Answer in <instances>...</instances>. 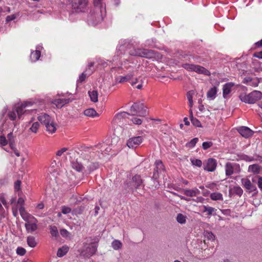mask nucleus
Instances as JSON below:
<instances>
[{
  "instance_id": "052dcab7",
  "label": "nucleus",
  "mask_w": 262,
  "mask_h": 262,
  "mask_svg": "<svg viewBox=\"0 0 262 262\" xmlns=\"http://www.w3.org/2000/svg\"><path fill=\"white\" fill-rule=\"evenodd\" d=\"M60 233L63 237H68L70 235V233L66 229L60 230Z\"/></svg>"
},
{
  "instance_id": "ddd939ff",
  "label": "nucleus",
  "mask_w": 262,
  "mask_h": 262,
  "mask_svg": "<svg viewBox=\"0 0 262 262\" xmlns=\"http://www.w3.org/2000/svg\"><path fill=\"white\" fill-rule=\"evenodd\" d=\"M143 141V138L142 136L133 137L127 140L126 145L129 148H136L142 143Z\"/></svg>"
},
{
  "instance_id": "c9c22d12",
  "label": "nucleus",
  "mask_w": 262,
  "mask_h": 262,
  "mask_svg": "<svg viewBox=\"0 0 262 262\" xmlns=\"http://www.w3.org/2000/svg\"><path fill=\"white\" fill-rule=\"evenodd\" d=\"M155 170L158 173L164 169V165L162 161L160 160H157L155 162Z\"/></svg>"
},
{
  "instance_id": "bf43d9fd",
  "label": "nucleus",
  "mask_w": 262,
  "mask_h": 262,
  "mask_svg": "<svg viewBox=\"0 0 262 262\" xmlns=\"http://www.w3.org/2000/svg\"><path fill=\"white\" fill-rule=\"evenodd\" d=\"M68 150V148H66V147H63L61 149H59V150H58L56 152V155L57 156H61V155H62V154L66 152V151H67Z\"/></svg>"
},
{
  "instance_id": "1a4fd4ad",
  "label": "nucleus",
  "mask_w": 262,
  "mask_h": 262,
  "mask_svg": "<svg viewBox=\"0 0 262 262\" xmlns=\"http://www.w3.org/2000/svg\"><path fill=\"white\" fill-rule=\"evenodd\" d=\"M182 67L188 71H193L198 74H202L207 76H209L210 74V73L208 70L199 65L190 63H184L182 64Z\"/></svg>"
},
{
  "instance_id": "de8ad7c7",
  "label": "nucleus",
  "mask_w": 262,
  "mask_h": 262,
  "mask_svg": "<svg viewBox=\"0 0 262 262\" xmlns=\"http://www.w3.org/2000/svg\"><path fill=\"white\" fill-rule=\"evenodd\" d=\"M204 211L207 212L208 215H211L215 211V209L214 208L209 206H204Z\"/></svg>"
},
{
  "instance_id": "79ce46f5",
  "label": "nucleus",
  "mask_w": 262,
  "mask_h": 262,
  "mask_svg": "<svg viewBox=\"0 0 262 262\" xmlns=\"http://www.w3.org/2000/svg\"><path fill=\"white\" fill-rule=\"evenodd\" d=\"M186 216L182 214L179 213L177 215V222L181 224H185L186 223Z\"/></svg>"
},
{
  "instance_id": "338daca9",
  "label": "nucleus",
  "mask_w": 262,
  "mask_h": 262,
  "mask_svg": "<svg viewBox=\"0 0 262 262\" xmlns=\"http://www.w3.org/2000/svg\"><path fill=\"white\" fill-rule=\"evenodd\" d=\"M258 187L262 190V177H259L258 180Z\"/></svg>"
},
{
  "instance_id": "5701e85b",
  "label": "nucleus",
  "mask_w": 262,
  "mask_h": 262,
  "mask_svg": "<svg viewBox=\"0 0 262 262\" xmlns=\"http://www.w3.org/2000/svg\"><path fill=\"white\" fill-rule=\"evenodd\" d=\"M234 85V83L232 82H229L224 85L223 88V95L224 98H226L230 94L231 90Z\"/></svg>"
},
{
  "instance_id": "7c9ffc66",
  "label": "nucleus",
  "mask_w": 262,
  "mask_h": 262,
  "mask_svg": "<svg viewBox=\"0 0 262 262\" xmlns=\"http://www.w3.org/2000/svg\"><path fill=\"white\" fill-rule=\"evenodd\" d=\"M248 172L253 173H259L260 171V166L257 164H253L249 166Z\"/></svg>"
},
{
  "instance_id": "a211bd4d",
  "label": "nucleus",
  "mask_w": 262,
  "mask_h": 262,
  "mask_svg": "<svg viewBox=\"0 0 262 262\" xmlns=\"http://www.w3.org/2000/svg\"><path fill=\"white\" fill-rule=\"evenodd\" d=\"M243 186L246 189L247 191L252 192L256 189V186L252 184L250 180L247 178H243L241 180Z\"/></svg>"
},
{
  "instance_id": "9b49d317",
  "label": "nucleus",
  "mask_w": 262,
  "mask_h": 262,
  "mask_svg": "<svg viewBox=\"0 0 262 262\" xmlns=\"http://www.w3.org/2000/svg\"><path fill=\"white\" fill-rule=\"evenodd\" d=\"M129 53L133 56L144 57L147 58L154 57V52L151 50L146 49H134Z\"/></svg>"
},
{
  "instance_id": "603ef678",
  "label": "nucleus",
  "mask_w": 262,
  "mask_h": 262,
  "mask_svg": "<svg viewBox=\"0 0 262 262\" xmlns=\"http://www.w3.org/2000/svg\"><path fill=\"white\" fill-rule=\"evenodd\" d=\"M18 207H17V206H15V205H13V206L12 207V213H13V215L16 217H17L18 215Z\"/></svg>"
},
{
  "instance_id": "f3484780",
  "label": "nucleus",
  "mask_w": 262,
  "mask_h": 262,
  "mask_svg": "<svg viewBox=\"0 0 262 262\" xmlns=\"http://www.w3.org/2000/svg\"><path fill=\"white\" fill-rule=\"evenodd\" d=\"M35 120V116L31 115L30 120L28 122V124L31 125L29 130L34 134L37 133L40 126V124L37 121H36Z\"/></svg>"
},
{
  "instance_id": "473e14b6",
  "label": "nucleus",
  "mask_w": 262,
  "mask_h": 262,
  "mask_svg": "<svg viewBox=\"0 0 262 262\" xmlns=\"http://www.w3.org/2000/svg\"><path fill=\"white\" fill-rule=\"evenodd\" d=\"M129 82L132 86L136 87L138 90H141L142 88L143 81L141 80L139 82L138 78H136Z\"/></svg>"
},
{
  "instance_id": "6e6d98bb",
  "label": "nucleus",
  "mask_w": 262,
  "mask_h": 262,
  "mask_svg": "<svg viewBox=\"0 0 262 262\" xmlns=\"http://www.w3.org/2000/svg\"><path fill=\"white\" fill-rule=\"evenodd\" d=\"M105 145L103 144L101 146V148L102 149H101V151L104 152L105 154H108L111 150V148L110 147H107L105 148Z\"/></svg>"
},
{
  "instance_id": "8fccbe9b",
  "label": "nucleus",
  "mask_w": 262,
  "mask_h": 262,
  "mask_svg": "<svg viewBox=\"0 0 262 262\" xmlns=\"http://www.w3.org/2000/svg\"><path fill=\"white\" fill-rule=\"evenodd\" d=\"M125 44H126V41L124 40L120 42L119 46L117 47L118 51H122L123 50H124V49L126 48Z\"/></svg>"
},
{
  "instance_id": "774afa93",
  "label": "nucleus",
  "mask_w": 262,
  "mask_h": 262,
  "mask_svg": "<svg viewBox=\"0 0 262 262\" xmlns=\"http://www.w3.org/2000/svg\"><path fill=\"white\" fill-rule=\"evenodd\" d=\"M36 209L40 210L44 208V204L42 203L38 204L36 206Z\"/></svg>"
},
{
  "instance_id": "c85d7f7f",
  "label": "nucleus",
  "mask_w": 262,
  "mask_h": 262,
  "mask_svg": "<svg viewBox=\"0 0 262 262\" xmlns=\"http://www.w3.org/2000/svg\"><path fill=\"white\" fill-rule=\"evenodd\" d=\"M91 100L93 102H97L98 101V94L96 90L89 91L88 92Z\"/></svg>"
},
{
  "instance_id": "e2e57ef3",
  "label": "nucleus",
  "mask_w": 262,
  "mask_h": 262,
  "mask_svg": "<svg viewBox=\"0 0 262 262\" xmlns=\"http://www.w3.org/2000/svg\"><path fill=\"white\" fill-rule=\"evenodd\" d=\"M20 184H21V182L20 181H17L15 183V185H14V188H15V190L16 191H18L20 189Z\"/></svg>"
},
{
  "instance_id": "5fc2aeb1",
  "label": "nucleus",
  "mask_w": 262,
  "mask_h": 262,
  "mask_svg": "<svg viewBox=\"0 0 262 262\" xmlns=\"http://www.w3.org/2000/svg\"><path fill=\"white\" fill-rule=\"evenodd\" d=\"M62 213L63 214H68L71 211V209L70 207L63 206L61 208Z\"/></svg>"
},
{
  "instance_id": "f8f14e48",
  "label": "nucleus",
  "mask_w": 262,
  "mask_h": 262,
  "mask_svg": "<svg viewBox=\"0 0 262 262\" xmlns=\"http://www.w3.org/2000/svg\"><path fill=\"white\" fill-rule=\"evenodd\" d=\"M240 170L239 165L237 163L227 162L225 165V172L227 176H230L234 173H238Z\"/></svg>"
},
{
  "instance_id": "b1692460",
  "label": "nucleus",
  "mask_w": 262,
  "mask_h": 262,
  "mask_svg": "<svg viewBox=\"0 0 262 262\" xmlns=\"http://www.w3.org/2000/svg\"><path fill=\"white\" fill-rule=\"evenodd\" d=\"M184 193L188 196L193 197L199 195L200 191L198 188H195L192 189H185Z\"/></svg>"
},
{
  "instance_id": "c03bdc74",
  "label": "nucleus",
  "mask_w": 262,
  "mask_h": 262,
  "mask_svg": "<svg viewBox=\"0 0 262 262\" xmlns=\"http://www.w3.org/2000/svg\"><path fill=\"white\" fill-rule=\"evenodd\" d=\"M199 139L194 138L191 140V141L186 144V146L189 147H193L198 142Z\"/></svg>"
},
{
  "instance_id": "a878e982",
  "label": "nucleus",
  "mask_w": 262,
  "mask_h": 262,
  "mask_svg": "<svg viewBox=\"0 0 262 262\" xmlns=\"http://www.w3.org/2000/svg\"><path fill=\"white\" fill-rule=\"evenodd\" d=\"M24 203H25V200L23 198L19 196V198L17 200V204H14V205H15V206H17L18 207V210L20 213V215H21V211L24 210L25 212H27L25 207H24Z\"/></svg>"
},
{
  "instance_id": "2eb2a0df",
  "label": "nucleus",
  "mask_w": 262,
  "mask_h": 262,
  "mask_svg": "<svg viewBox=\"0 0 262 262\" xmlns=\"http://www.w3.org/2000/svg\"><path fill=\"white\" fill-rule=\"evenodd\" d=\"M128 73L125 76H119L116 78V81L119 83H124L127 81H130L135 75L136 71L133 70H129Z\"/></svg>"
},
{
  "instance_id": "09e8293b",
  "label": "nucleus",
  "mask_w": 262,
  "mask_h": 262,
  "mask_svg": "<svg viewBox=\"0 0 262 262\" xmlns=\"http://www.w3.org/2000/svg\"><path fill=\"white\" fill-rule=\"evenodd\" d=\"M213 145V143L211 141L204 142L202 144V147L204 150H206Z\"/></svg>"
},
{
  "instance_id": "f257e3e1",
  "label": "nucleus",
  "mask_w": 262,
  "mask_h": 262,
  "mask_svg": "<svg viewBox=\"0 0 262 262\" xmlns=\"http://www.w3.org/2000/svg\"><path fill=\"white\" fill-rule=\"evenodd\" d=\"M45 108V105L42 104L39 109H33L29 112L31 115L37 117L40 123L46 126V130L49 133L53 134L56 130V124L54 119L50 115L44 112H40V110H42Z\"/></svg>"
},
{
  "instance_id": "e433bc0d",
  "label": "nucleus",
  "mask_w": 262,
  "mask_h": 262,
  "mask_svg": "<svg viewBox=\"0 0 262 262\" xmlns=\"http://www.w3.org/2000/svg\"><path fill=\"white\" fill-rule=\"evenodd\" d=\"M28 245L32 248H34L36 246V242L35 237L32 236H29L27 238Z\"/></svg>"
},
{
  "instance_id": "7ed1b4c3",
  "label": "nucleus",
  "mask_w": 262,
  "mask_h": 262,
  "mask_svg": "<svg viewBox=\"0 0 262 262\" xmlns=\"http://www.w3.org/2000/svg\"><path fill=\"white\" fill-rule=\"evenodd\" d=\"M95 8L88 16V22L89 25L96 26L100 24L105 15V6L103 0H94Z\"/></svg>"
},
{
  "instance_id": "2f4dec72",
  "label": "nucleus",
  "mask_w": 262,
  "mask_h": 262,
  "mask_svg": "<svg viewBox=\"0 0 262 262\" xmlns=\"http://www.w3.org/2000/svg\"><path fill=\"white\" fill-rule=\"evenodd\" d=\"M69 247L67 246H63L62 247L59 248L57 253V255L58 257H62L67 254L69 251Z\"/></svg>"
},
{
  "instance_id": "423d86ee",
  "label": "nucleus",
  "mask_w": 262,
  "mask_h": 262,
  "mask_svg": "<svg viewBox=\"0 0 262 262\" xmlns=\"http://www.w3.org/2000/svg\"><path fill=\"white\" fill-rule=\"evenodd\" d=\"M21 217L26 222L25 227L27 232L31 233L37 230L38 221L34 216L23 210L21 211Z\"/></svg>"
},
{
  "instance_id": "393cba45",
  "label": "nucleus",
  "mask_w": 262,
  "mask_h": 262,
  "mask_svg": "<svg viewBox=\"0 0 262 262\" xmlns=\"http://www.w3.org/2000/svg\"><path fill=\"white\" fill-rule=\"evenodd\" d=\"M142 180L139 175H136L133 178V185L136 189L142 186Z\"/></svg>"
},
{
  "instance_id": "3c124183",
  "label": "nucleus",
  "mask_w": 262,
  "mask_h": 262,
  "mask_svg": "<svg viewBox=\"0 0 262 262\" xmlns=\"http://www.w3.org/2000/svg\"><path fill=\"white\" fill-rule=\"evenodd\" d=\"M26 250L22 247H18L16 249V253L18 255L23 256L26 253Z\"/></svg>"
},
{
  "instance_id": "37998d69",
  "label": "nucleus",
  "mask_w": 262,
  "mask_h": 262,
  "mask_svg": "<svg viewBox=\"0 0 262 262\" xmlns=\"http://www.w3.org/2000/svg\"><path fill=\"white\" fill-rule=\"evenodd\" d=\"M190 161L192 165L198 167H201L202 165V161L200 159H191Z\"/></svg>"
},
{
  "instance_id": "4d7b16f0",
  "label": "nucleus",
  "mask_w": 262,
  "mask_h": 262,
  "mask_svg": "<svg viewBox=\"0 0 262 262\" xmlns=\"http://www.w3.org/2000/svg\"><path fill=\"white\" fill-rule=\"evenodd\" d=\"M132 120L134 124H137V125H140L142 122V121L141 119L136 118V117L133 118L132 119Z\"/></svg>"
},
{
  "instance_id": "f704fd0d",
  "label": "nucleus",
  "mask_w": 262,
  "mask_h": 262,
  "mask_svg": "<svg viewBox=\"0 0 262 262\" xmlns=\"http://www.w3.org/2000/svg\"><path fill=\"white\" fill-rule=\"evenodd\" d=\"M7 138V141L9 144L10 147L11 148H13V145H14V137L13 135V130L11 131L8 134Z\"/></svg>"
},
{
  "instance_id": "aec40b11",
  "label": "nucleus",
  "mask_w": 262,
  "mask_h": 262,
  "mask_svg": "<svg viewBox=\"0 0 262 262\" xmlns=\"http://www.w3.org/2000/svg\"><path fill=\"white\" fill-rule=\"evenodd\" d=\"M237 130L241 135L245 138H249L253 135V131L248 127H239L237 128Z\"/></svg>"
},
{
  "instance_id": "864d4df0",
  "label": "nucleus",
  "mask_w": 262,
  "mask_h": 262,
  "mask_svg": "<svg viewBox=\"0 0 262 262\" xmlns=\"http://www.w3.org/2000/svg\"><path fill=\"white\" fill-rule=\"evenodd\" d=\"M194 94V91H190L187 93V98L188 100H193V96Z\"/></svg>"
},
{
  "instance_id": "c756f323",
  "label": "nucleus",
  "mask_w": 262,
  "mask_h": 262,
  "mask_svg": "<svg viewBox=\"0 0 262 262\" xmlns=\"http://www.w3.org/2000/svg\"><path fill=\"white\" fill-rule=\"evenodd\" d=\"M253 81V78H251L250 77H247L245 78L244 80V83L250 85L252 86L255 87L258 85V80L256 78H254L253 80V83H251V82Z\"/></svg>"
},
{
  "instance_id": "f03ea898",
  "label": "nucleus",
  "mask_w": 262,
  "mask_h": 262,
  "mask_svg": "<svg viewBox=\"0 0 262 262\" xmlns=\"http://www.w3.org/2000/svg\"><path fill=\"white\" fill-rule=\"evenodd\" d=\"M17 115L14 106L10 110L5 107L1 112L0 132L12 129L15 126L14 121L17 119Z\"/></svg>"
},
{
  "instance_id": "412c9836",
  "label": "nucleus",
  "mask_w": 262,
  "mask_h": 262,
  "mask_svg": "<svg viewBox=\"0 0 262 262\" xmlns=\"http://www.w3.org/2000/svg\"><path fill=\"white\" fill-rule=\"evenodd\" d=\"M42 47L40 46L36 47V49L35 51L32 52L30 55V59L32 61L35 62L38 60L40 57V50Z\"/></svg>"
},
{
  "instance_id": "9d476101",
  "label": "nucleus",
  "mask_w": 262,
  "mask_h": 262,
  "mask_svg": "<svg viewBox=\"0 0 262 262\" xmlns=\"http://www.w3.org/2000/svg\"><path fill=\"white\" fill-rule=\"evenodd\" d=\"M130 112L133 115L144 116L146 114L145 106L141 103H135L130 107Z\"/></svg>"
},
{
  "instance_id": "0e129e2a",
  "label": "nucleus",
  "mask_w": 262,
  "mask_h": 262,
  "mask_svg": "<svg viewBox=\"0 0 262 262\" xmlns=\"http://www.w3.org/2000/svg\"><path fill=\"white\" fill-rule=\"evenodd\" d=\"M15 18H16L15 15L12 14L11 15L7 16L6 20L7 22H9L10 21H12V20L15 19Z\"/></svg>"
},
{
  "instance_id": "6e6552de",
  "label": "nucleus",
  "mask_w": 262,
  "mask_h": 262,
  "mask_svg": "<svg viewBox=\"0 0 262 262\" xmlns=\"http://www.w3.org/2000/svg\"><path fill=\"white\" fill-rule=\"evenodd\" d=\"M261 97V93L257 91H254L248 94L243 93L239 96V98L242 102L250 104L254 103Z\"/></svg>"
},
{
  "instance_id": "72a5a7b5",
  "label": "nucleus",
  "mask_w": 262,
  "mask_h": 262,
  "mask_svg": "<svg viewBox=\"0 0 262 262\" xmlns=\"http://www.w3.org/2000/svg\"><path fill=\"white\" fill-rule=\"evenodd\" d=\"M210 198L211 200L214 201L221 200H223V195L222 193L220 192H213L211 193Z\"/></svg>"
},
{
  "instance_id": "4c0bfd02",
  "label": "nucleus",
  "mask_w": 262,
  "mask_h": 262,
  "mask_svg": "<svg viewBox=\"0 0 262 262\" xmlns=\"http://www.w3.org/2000/svg\"><path fill=\"white\" fill-rule=\"evenodd\" d=\"M122 246V243L119 240L115 239L112 243V247L115 250L120 249Z\"/></svg>"
},
{
  "instance_id": "39448f33",
  "label": "nucleus",
  "mask_w": 262,
  "mask_h": 262,
  "mask_svg": "<svg viewBox=\"0 0 262 262\" xmlns=\"http://www.w3.org/2000/svg\"><path fill=\"white\" fill-rule=\"evenodd\" d=\"M72 167L78 172H82L83 174L88 175L98 168V163L92 161L84 160L83 162L80 163L77 160L72 162Z\"/></svg>"
},
{
  "instance_id": "6ab92c4d",
  "label": "nucleus",
  "mask_w": 262,
  "mask_h": 262,
  "mask_svg": "<svg viewBox=\"0 0 262 262\" xmlns=\"http://www.w3.org/2000/svg\"><path fill=\"white\" fill-rule=\"evenodd\" d=\"M71 4L73 9L81 11L86 6L88 0H72Z\"/></svg>"
},
{
  "instance_id": "4468645a",
  "label": "nucleus",
  "mask_w": 262,
  "mask_h": 262,
  "mask_svg": "<svg viewBox=\"0 0 262 262\" xmlns=\"http://www.w3.org/2000/svg\"><path fill=\"white\" fill-rule=\"evenodd\" d=\"M129 114L125 112L119 113L114 116L113 122L115 124H118L121 125L125 119L128 118Z\"/></svg>"
},
{
  "instance_id": "ea45409f",
  "label": "nucleus",
  "mask_w": 262,
  "mask_h": 262,
  "mask_svg": "<svg viewBox=\"0 0 262 262\" xmlns=\"http://www.w3.org/2000/svg\"><path fill=\"white\" fill-rule=\"evenodd\" d=\"M5 130H5L3 133L0 132L2 134V135H0V146H5L8 143L7 140L3 134Z\"/></svg>"
},
{
  "instance_id": "13d9d810",
  "label": "nucleus",
  "mask_w": 262,
  "mask_h": 262,
  "mask_svg": "<svg viewBox=\"0 0 262 262\" xmlns=\"http://www.w3.org/2000/svg\"><path fill=\"white\" fill-rule=\"evenodd\" d=\"M191 121H192V124L194 126H195L196 127H202L201 123L199 120H198L196 119H192Z\"/></svg>"
},
{
  "instance_id": "a18cd8bd",
  "label": "nucleus",
  "mask_w": 262,
  "mask_h": 262,
  "mask_svg": "<svg viewBox=\"0 0 262 262\" xmlns=\"http://www.w3.org/2000/svg\"><path fill=\"white\" fill-rule=\"evenodd\" d=\"M232 191L234 193L237 194L239 196H241L243 192L242 189L239 186L234 187Z\"/></svg>"
},
{
  "instance_id": "58836bf2",
  "label": "nucleus",
  "mask_w": 262,
  "mask_h": 262,
  "mask_svg": "<svg viewBox=\"0 0 262 262\" xmlns=\"http://www.w3.org/2000/svg\"><path fill=\"white\" fill-rule=\"evenodd\" d=\"M92 73V71L90 72H88V70H86L85 72L82 73L79 76V78L77 80V82L81 83L85 79L86 75H91Z\"/></svg>"
},
{
  "instance_id": "69168bd1",
  "label": "nucleus",
  "mask_w": 262,
  "mask_h": 262,
  "mask_svg": "<svg viewBox=\"0 0 262 262\" xmlns=\"http://www.w3.org/2000/svg\"><path fill=\"white\" fill-rule=\"evenodd\" d=\"M121 58H122V57H121L119 59V55L115 56L114 58H113V61L115 63L117 64L118 60H119V61H122V59Z\"/></svg>"
},
{
  "instance_id": "680f3d73",
  "label": "nucleus",
  "mask_w": 262,
  "mask_h": 262,
  "mask_svg": "<svg viewBox=\"0 0 262 262\" xmlns=\"http://www.w3.org/2000/svg\"><path fill=\"white\" fill-rule=\"evenodd\" d=\"M243 159L247 162H251L254 160V158L251 157H249L247 155L243 156Z\"/></svg>"
},
{
  "instance_id": "bb28decb",
  "label": "nucleus",
  "mask_w": 262,
  "mask_h": 262,
  "mask_svg": "<svg viewBox=\"0 0 262 262\" xmlns=\"http://www.w3.org/2000/svg\"><path fill=\"white\" fill-rule=\"evenodd\" d=\"M84 114L85 116L89 117H99V116L97 112L93 108H90L85 110L84 111Z\"/></svg>"
},
{
  "instance_id": "dca6fc26",
  "label": "nucleus",
  "mask_w": 262,
  "mask_h": 262,
  "mask_svg": "<svg viewBox=\"0 0 262 262\" xmlns=\"http://www.w3.org/2000/svg\"><path fill=\"white\" fill-rule=\"evenodd\" d=\"M216 164L215 159L209 158L204 164V169L208 171H213L216 169Z\"/></svg>"
},
{
  "instance_id": "0eeeda50",
  "label": "nucleus",
  "mask_w": 262,
  "mask_h": 262,
  "mask_svg": "<svg viewBox=\"0 0 262 262\" xmlns=\"http://www.w3.org/2000/svg\"><path fill=\"white\" fill-rule=\"evenodd\" d=\"M34 104H35L34 101L27 100L24 101L20 104L15 105L14 107L16 112L18 118L21 119L22 116L24 114L31 116V114L29 111L32 110H26V108L33 106Z\"/></svg>"
},
{
  "instance_id": "4be33fe9",
  "label": "nucleus",
  "mask_w": 262,
  "mask_h": 262,
  "mask_svg": "<svg viewBox=\"0 0 262 262\" xmlns=\"http://www.w3.org/2000/svg\"><path fill=\"white\" fill-rule=\"evenodd\" d=\"M69 99H56L52 101V103L57 108H61L65 104L69 103Z\"/></svg>"
},
{
  "instance_id": "a19ab883",
  "label": "nucleus",
  "mask_w": 262,
  "mask_h": 262,
  "mask_svg": "<svg viewBox=\"0 0 262 262\" xmlns=\"http://www.w3.org/2000/svg\"><path fill=\"white\" fill-rule=\"evenodd\" d=\"M204 235L208 240L214 241L215 239V236L211 232L206 231L204 232Z\"/></svg>"
},
{
  "instance_id": "cd10ccee",
  "label": "nucleus",
  "mask_w": 262,
  "mask_h": 262,
  "mask_svg": "<svg viewBox=\"0 0 262 262\" xmlns=\"http://www.w3.org/2000/svg\"><path fill=\"white\" fill-rule=\"evenodd\" d=\"M217 89L215 87L211 88L207 93V98L210 100H213L216 97Z\"/></svg>"
},
{
  "instance_id": "20e7f679",
  "label": "nucleus",
  "mask_w": 262,
  "mask_h": 262,
  "mask_svg": "<svg viewBox=\"0 0 262 262\" xmlns=\"http://www.w3.org/2000/svg\"><path fill=\"white\" fill-rule=\"evenodd\" d=\"M98 241L92 237L86 238L78 250L80 256L84 258H90L95 254L97 251Z\"/></svg>"
},
{
  "instance_id": "49530a36",
  "label": "nucleus",
  "mask_w": 262,
  "mask_h": 262,
  "mask_svg": "<svg viewBox=\"0 0 262 262\" xmlns=\"http://www.w3.org/2000/svg\"><path fill=\"white\" fill-rule=\"evenodd\" d=\"M50 230L51 234L53 236H56L58 234L57 228L56 226H50Z\"/></svg>"
}]
</instances>
